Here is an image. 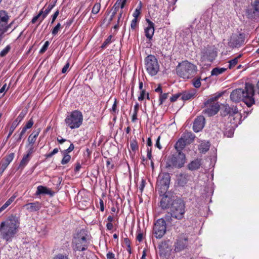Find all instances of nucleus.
<instances>
[{
	"label": "nucleus",
	"mask_w": 259,
	"mask_h": 259,
	"mask_svg": "<svg viewBox=\"0 0 259 259\" xmlns=\"http://www.w3.org/2000/svg\"><path fill=\"white\" fill-rule=\"evenodd\" d=\"M20 225V218L11 215L0 224V238L6 242H11L19 232Z\"/></svg>",
	"instance_id": "obj_1"
},
{
	"label": "nucleus",
	"mask_w": 259,
	"mask_h": 259,
	"mask_svg": "<svg viewBox=\"0 0 259 259\" xmlns=\"http://www.w3.org/2000/svg\"><path fill=\"white\" fill-rule=\"evenodd\" d=\"M254 95V87L252 84L246 83L244 89H237L233 90L230 94V99L234 102L241 101L249 107L255 103L253 96Z\"/></svg>",
	"instance_id": "obj_2"
},
{
	"label": "nucleus",
	"mask_w": 259,
	"mask_h": 259,
	"mask_svg": "<svg viewBox=\"0 0 259 259\" xmlns=\"http://www.w3.org/2000/svg\"><path fill=\"white\" fill-rule=\"evenodd\" d=\"M185 213V205L181 199H176L171 204L170 212L166 213L164 218L168 223L172 224V219L181 220Z\"/></svg>",
	"instance_id": "obj_3"
},
{
	"label": "nucleus",
	"mask_w": 259,
	"mask_h": 259,
	"mask_svg": "<svg viewBox=\"0 0 259 259\" xmlns=\"http://www.w3.org/2000/svg\"><path fill=\"white\" fill-rule=\"evenodd\" d=\"M87 231L82 229L78 231L73 237L72 247L74 251H83L88 249L89 241Z\"/></svg>",
	"instance_id": "obj_4"
},
{
	"label": "nucleus",
	"mask_w": 259,
	"mask_h": 259,
	"mask_svg": "<svg viewBox=\"0 0 259 259\" xmlns=\"http://www.w3.org/2000/svg\"><path fill=\"white\" fill-rule=\"evenodd\" d=\"M197 70V66L187 61L180 63L176 69L177 74L184 79H188L195 76Z\"/></svg>",
	"instance_id": "obj_5"
},
{
	"label": "nucleus",
	"mask_w": 259,
	"mask_h": 259,
	"mask_svg": "<svg viewBox=\"0 0 259 259\" xmlns=\"http://www.w3.org/2000/svg\"><path fill=\"white\" fill-rule=\"evenodd\" d=\"M82 121V114L77 110L69 113L64 120L66 125L71 130L79 127Z\"/></svg>",
	"instance_id": "obj_6"
},
{
	"label": "nucleus",
	"mask_w": 259,
	"mask_h": 259,
	"mask_svg": "<svg viewBox=\"0 0 259 259\" xmlns=\"http://www.w3.org/2000/svg\"><path fill=\"white\" fill-rule=\"evenodd\" d=\"M145 65L148 74L153 76L159 71L160 66L158 60L154 55H149L145 58Z\"/></svg>",
	"instance_id": "obj_7"
},
{
	"label": "nucleus",
	"mask_w": 259,
	"mask_h": 259,
	"mask_svg": "<svg viewBox=\"0 0 259 259\" xmlns=\"http://www.w3.org/2000/svg\"><path fill=\"white\" fill-rule=\"evenodd\" d=\"M170 177L167 172L161 173L157 178L156 187L160 195L165 194L169 188Z\"/></svg>",
	"instance_id": "obj_8"
},
{
	"label": "nucleus",
	"mask_w": 259,
	"mask_h": 259,
	"mask_svg": "<svg viewBox=\"0 0 259 259\" xmlns=\"http://www.w3.org/2000/svg\"><path fill=\"white\" fill-rule=\"evenodd\" d=\"M166 221L165 218H161L157 220L153 227V233L156 238H161L166 231Z\"/></svg>",
	"instance_id": "obj_9"
},
{
	"label": "nucleus",
	"mask_w": 259,
	"mask_h": 259,
	"mask_svg": "<svg viewBox=\"0 0 259 259\" xmlns=\"http://www.w3.org/2000/svg\"><path fill=\"white\" fill-rule=\"evenodd\" d=\"M185 162V155L182 152H177L169 158L168 163L169 166L179 168L182 167Z\"/></svg>",
	"instance_id": "obj_10"
},
{
	"label": "nucleus",
	"mask_w": 259,
	"mask_h": 259,
	"mask_svg": "<svg viewBox=\"0 0 259 259\" xmlns=\"http://www.w3.org/2000/svg\"><path fill=\"white\" fill-rule=\"evenodd\" d=\"M205 105L206 108L203 111V113L208 116L215 115L220 110V106L219 103L212 99L207 100Z\"/></svg>",
	"instance_id": "obj_11"
},
{
	"label": "nucleus",
	"mask_w": 259,
	"mask_h": 259,
	"mask_svg": "<svg viewBox=\"0 0 259 259\" xmlns=\"http://www.w3.org/2000/svg\"><path fill=\"white\" fill-rule=\"evenodd\" d=\"M188 237L184 234L178 236L174 244L175 252H180L187 248L188 246Z\"/></svg>",
	"instance_id": "obj_12"
},
{
	"label": "nucleus",
	"mask_w": 259,
	"mask_h": 259,
	"mask_svg": "<svg viewBox=\"0 0 259 259\" xmlns=\"http://www.w3.org/2000/svg\"><path fill=\"white\" fill-rule=\"evenodd\" d=\"M244 34L233 33L228 40V45L231 48H239L244 43Z\"/></svg>",
	"instance_id": "obj_13"
},
{
	"label": "nucleus",
	"mask_w": 259,
	"mask_h": 259,
	"mask_svg": "<svg viewBox=\"0 0 259 259\" xmlns=\"http://www.w3.org/2000/svg\"><path fill=\"white\" fill-rule=\"evenodd\" d=\"M241 116L238 113V110L236 106H230V110L229 111V116L230 122L233 125V126H236L238 124L240 123V119Z\"/></svg>",
	"instance_id": "obj_14"
},
{
	"label": "nucleus",
	"mask_w": 259,
	"mask_h": 259,
	"mask_svg": "<svg viewBox=\"0 0 259 259\" xmlns=\"http://www.w3.org/2000/svg\"><path fill=\"white\" fill-rule=\"evenodd\" d=\"M160 196H162V197L161 198L160 202V206L163 209H166L170 208L172 201L176 199H174V197H171L170 196V194L167 192L165 194H162Z\"/></svg>",
	"instance_id": "obj_15"
},
{
	"label": "nucleus",
	"mask_w": 259,
	"mask_h": 259,
	"mask_svg": "<svg viewBox=\"0 0 259 259\" xmlns=\"http://www.w3.org/2000/svg\"><path fill=\"white\" fill-rule=\"evenodd\" d=\"M251 8L247 10V14L250 18H255L259 13V0H254L251 4Z\"/></svg>",
	"instance_id": "obj_16"
},
{
	"label": "nucleus",
	"mask_w": 259,
	"mask_h": 259,
	"mask_svg": "<svg viewBox=\"0 0 259 259\" xmlns=\"http://www.w3.org/2000/svg\"><path fill=\"white\" fill-rule=\"evenodd\" d=\"M205 118L203 116H197L194 120L193 130L195 132H199L202 130L205 125Z\"/></svg>",
	"instance_id": "obj_17"
},
{
	"label": "nucleus",
	"mask_w": 259,
	"mask_h": 259,
	"mask_svg": "<svg viewBox=\"0 0 259 259\" xmlns=\"http://www.w3.org/2000/svg\"><path fill=\"white\" fill-rule=\"evenodd\" d=\"M25 113L23 112H21L17 118L13 122L11 126L10 127L9 134L6 138V141L8 140V139L12 135L14 130L16 128V127L19 125V124L21 122L24 117H25Z\"/></svg>",
	"instance_id": "obj_18"
},
{
	"label": "nucleus",
	"mask_w": 259,
	"mask_h": 259,
	"mask_svg": "<svg viewBox=\"0 0 259 259\" xmlns=\"http://www.w3.org/2000/svg\"><path fill=\"white\" fill-rule=\"evenodd\" d=\"M146 21L148 26L145 29V36L148 39L151 40L154 33V24L148 19H146Z\"/></svg>",
	"instance_id": "obj_19"
},
{
	"label": "nucleus",
	"mask_w": 259,
	"mask_h": 259,
	"mask_svg": "<svg viewBox=\"0 0 259 259\" xmlns=\"http://www.w3.org/2000/svg\"><path fill=\"white\" fill-rule=\"evenodd\" d=\"M14 157V153H11L6 156L0 162L1 169L3 172L12 162Z\"/></svg>",
	"instance_id": "obj_20"
},
{
	"label": "nucleus",
	"mask_w": 259,
	"mask_h": 259,
	"mask_svg": "<svg viewBox=\"0 0 259 259\" xmlns=\"http://www.w3.org/2000/svg\"><path fill=\"white\" fill-rule=\"evenodd\" d=\"M24 207L29 212H31L39 210L41 207V204L40 202L35 201L24 205Z\"/></svg>",
	"instance_id": "obj_21"
},
{
	"label": "nucleus",
	"mask_w": 259,
	"mask_h": 259,
	"mask_svg": "<svg viewBox=\"0 0 259 259\" xmlns=\"http://www.w3.org/2000/svg\"><path fill=\"white\" fill-rule=\"evenodd\" d=\"M190 178V176L186 173L181 174L178 179V185L180 186H184L188 182Z\"/></svg>",
	"instance_id": "obj_22"
},
{
	"label": "nucleus",
	"mask_w": 259,
	"mask_h": 259,
	"mask_svg": "<svg viewBox=\"0 0 259 259\" xmlns=\"http://www.w3.org/2000/svg\"><path fill=\"white\" fill-rule=\"evenodd\" d=\"M201 165V159H196L188 164L187 168L189 170L193 171L199 169Z\"/></svg>",
	"instance_id": "obj_23"
},
{
	"label": "nucleus",
	"mask_w": 259,
	"mask_h": 259,
	"mask_svg": "<svg viewBox=\"0 0 259 259\" xmlns=\"http://www.w3.org/2000/svg\"><path fill=\"white\" fill-rule=\"evenodd\" d=\"M40 194H49L52 196L54 195V192L47 187L40 185L37 187L36 195H38Z\"/></svg>",
	"instance_id": "obj_24"
},
{
	"label": "nucleus",
	"mask_w": 259,
	"mask_h": 259,
	"mask_svg": "<svg viewBox=\"0 0 259 259\" xmlns=\"http://www.w3.org/2000/svg\"><path fill=\"white\" fill-rule=\"evenodd\" d=\"M182 138L183 139L185 142L189 144L191 143L194 140L195 136L192 132L185 131L182 135Z\"/></svg>",
	"instance_id": "obj_25"
},
{
	"label": "nucleus",
	"mask_w": 259,
	"mask_h": 259,
	"mask_svg": "<svg viewBox=\"0 0 259 259\" xmlns=\"http://www.w3.org/2000/svg\"><path fill=\"white\" fill-rule=\"evenodd\" d=\"M13 22L9 24H6L0 22V41L5 36V33L7 32L8 29L11 27Z\"/></svg>",
	"instance_id": "obj_26"
},
{
	"label": "nucleus",
	"mask_w": 259,
	"mask_h": 259,
	"mask_svg": "<svg viewBox=\"0 0 259 259\" xmlns=\"http://www.w3.org/2000/svg\"><path fill=\"white\" fill-rule=\"evenodd\" d=\"M196 94V92L195 90L183 92L182 94H181V99L184 101L193 99L195 97Z\"/></svg>",
	"instance_id": "obj_27"
},
{
	"label": "nucleus",
	"mask_w": 259,
	"mask_h": 259,
	"mask_svg": "<svg viewBox=\"0 0 259 259\" xmlns=\"http://www.w3.org/2000/svg\"><path fill=\"white\" fill-rule=\"evenodd\" d=\"M187 144H188L187 143L185 142V141L181 137L175 144V147L177 152H182Z\"/></svg>",
	"instance_id": "obj_28"
},
{
	"label": "nucleus",
	"mask_w": 259,
	"mask_h": 259,
	"mask_svg": "<svg viewBox=\"0 0 259 259\" xmlns=\"http://www.w3.org/2000/svg\"><path fill=\"white\" fill-rule=\"evenodd\" d=\"M169 240H164L160 242V243L158 245V248L159 249L161 253H165V251L167 249L169 248Z\"/></svg>",
	"instance_id": "obj_29"
},
{
	"label": "nucleus",
	"mask_w": 259,
	"mask_h": 259,
	"mask_svg": "<svg viewBox=\"0 0 259 259\" xmlns=\"http://www.w3.org/2000/svg\"><path fill=\"white\" fill-rule=\"evenodd\" d=\"M56 4V1L52 2L49 5L45 11L43 10L42 17L40 22H41L47 17L52 9L55 6Z\"/></svg>",
	"instance_id": "obj_30"
},
{
	"label": "nucleus",
	"mask_w": 259,
	"mask_h": 259,
	"mask_svg": "<svg viewBox=\"0 0 259 259\" xmlns=\"http://www.w3.org/2000/svg\"><path fill=\"white\" fill-rule=\"evenodd\" d=\"M9 17L5 11H0V22L8 24Z\"/></svg>",
	"instance_id": "obj_31"
},
{
	"label": "nucleus",
	"mask_w": 259,
	"mask_h": 259,
	"mask_svg": "<svg viewBox=\"0 0 259 259\" xmlns=\"http://www.w3.org/2000/svg\"><path fill=\"white\" fill-rule=\"evenodd\" d=\"M226 70V68H219L216 67L213 68L211 71V75L212 76H218L223 73H224Z\"/></svg>",
	"instance_id": "obj_32"
},
{
	"label": "nucleus",
	"mask_w": 259,
	"mask_h": 259,
	"mask_svg": "<svg viewBox=\"0 0 259 259\" xmlns=\"http://www.w3.org/2000/svg\"><path fill=\"white\" fill-rule=\"evenodd\" d=\"M30 159V156H28V155L25 154L23 156V157L20 163L19 167H21L22 168H24L27 165V164L28 163Z\"/></svg>",
	"instance_id": "obj_33"
},
{
	"label": "nucleus",
	"mask_w": 259,
	"mask_h": 259,
	"mask_svg": "<svg viewBox=\"0 0 259 259\" xmlns=\"http://www.w3.org/2000/svg\"><path fill=\"white\" fill-rule=\"evenodd\" d=\"M241 57V55H239L237 57L230 60L229 61V68L231 69L234 67L238 63V59Z\"/></svg>",
	"instance_id": "obj_34"
},
{
	"label": "nucleus",
	"mask_w": 259,
	"mask_h": 259,
	"mask_svg": "<svg viewBox=\"0 0 259 259\" xmlns=\"http://www.w3.org/2000/svg\"><path fill=\"white\" fill-rule=\"evenodd\" d=\"M112 37L113 36L112 35H110L102 44V46H101V48L102 49H105L106 48H107V47L112 42Z\"/></svg>",
	"instance_id": "obj_35"
},
{
	"label": "nucleus",
	"mask_w": 259,
	"mask_h": 259,
	"mask_svg": "<svg viewBox=\"0 0 259 259\" xmlns=\"http://www.w3.org/2000/svg\"><path fill=\"white\" fill-rule=\"evenodd\" d=\"M139 105L136 103L134 106V111L132 116V121L135 122L137 119V114L139 110Z\"/></svg>",
	"instance_id": "obj_36"
},
{
	"label": "nucleus",
	"mask_w": 259,
	"mask_h": 259,
	"mask_svg": "<svg viewBox=\"0 0 259 259\" xmlns=\"http://www.w3.org/2000/svg\"><path fill=\"white\" fill-rule=\"evenodd\" d=\"M63 155V157L61 160V164L63 165L66 164L68 163L71 159V156L67 153H62Z\"/></svg>",
	"instance_id": "obj_37"
},
{
	"label": "nucleus",
	"mask_w": 259,
	"mask_h": 259,
	"mask_svg": "<svg viewBox=\"0 0 259 259\" xmlns=\"http://www.w3.org/2000/svg\"><path fill=\"white\" fill-rule=\"evenodd\" d=\"M169 93L160 94L159 97V105H161L167 99Z\"/></svg>",
	"instance_id": "obj_38"
},
{
	"label": "nucleus",
	"mask_w": 259,
	"mask_h": 259,
	"mask_svg": "<svg viewBox=\"0 0 259 259\" xmlns=\"http://www.w3.org/2000/svg\"><path fill=\"white\" fill-rule=\"evenodd\" d=\"M126 1L127 0H117L113 6L117 8L120 7L121 9H123L125 6Z\"/></svg>",
	"instance_id": "obj_39"
},
{
	"label": "nucleus",
	"mask_w": 259,
	"mask_h": 259,
	"mask_svg": "<svg viewBox=\"0 0 259 259\" xmlns=\"http://www.w3.org/2000/svg\"><path fill=\"white\" fill-rule=\"evenodd\" d=\"M126 1L127 0H117L113 6L117 8L120 7L121 9H123L125 6Z\"/></svg>",
	"instance_id": "obj_40"
},
{
	"label": "nucleus",
	"mask_w": 259,
	"mask_h": 259,
	"mask_svg": "<svg viewBox=\"0 0 259 259\" xmlns=\"http://www.w3.org/2000/svg\"><path fill=\"white\" fill-rule=\"evenodd\" d=\"M142 8V3L140 2L139 5L138 6L136 10H135L133 16L134 18L138 19V16L140 15L141 13V10Z\"/></svg>",
	"instance_id": "obj_41"
},
{
	"label": "nucleus",
	"mask_w": 259,
	"mask_h": 259,
	"mask_svg": "<svg viewBox=\"0 0 259 259\" xmlns=\"http://www.w3.org/2000/svg\"><path fill=\"white\" fill-rule=\"evenodd\" d=\"M130 147L133 151L135 152L138 150L139 146L138 144V142L136 140H133L131 141L130 143Z\"/></svg>",
	"instance_id": "obj_42"
},
{
	"label": "nucleus",
	"mask_w": 259,
	"mask_h": 259,
	"mask_svg": "<svg viewBox=\"0 0 259 259\" xmlns=\"http://www.w3.org/2000/svg\"><path fill=\"white\" fill-rule=\"evenodd\" d=\"M209 149V145L208 143L201 144L199 148L200 150L202 153L206 152Z\"/></svg>",
	"instance_id": "obj_43"
},
{
	"label": "nucleus",
	"mask_w": 259,
	"mask_h": 259,
	"mask_svg": "<svg viewBox=\"0 0 259 259\" xmlns=\"http://www.w3.org/2000/svg\"><path fill=\"white\" fill-rule=\"evenodd\" d=\"M230 110V106L228 105H225L224 107V109L222 110L221 112V114L222 116H226L228 115H229V111Z\"/></svg>",
	"instance_id": "obj_44"
},
{
	"label": "nucleus",
	"mask_w": 259,
	"mask_h": 259,
	"mask_svg": "<svg viewBox=\"0 0 259 259\" xmlns=\"http://www.w3.org/2000/svg\"><path fill=\"white\" fill-rule=\"evenodd\" d=\"M101 8V5L99 3H96L92 10V13L94 14H97L99 12Z\"/></svg>",
	"instance_id": "obj_45"
},
{
	"label": "nucleus",
	"mask_w": 259,
	"mask_h": 259,
	"mask_svg": "<svg viewBox=\"0 0 259 259\" xmlns=\"http://www.w3.org/2000/svg\"><path fill=\"white\" fill-rule=\"evenodd\" d=\"M61 28V25L60 23H58V24L56 25V26L52 30V34L53 35L55 36L60 30Z\"/></svg>",
	"instance_id": "obj_46"
},
{
	"label": "nucleus",
	"mask_w": 259,
	"mask_h": 259,
	"mask_svg": "<svg viewBox=\"0 0 259 259\" xmlns=\"http://www.w3.org/2000/svg\"><path fill=\"white\" fill-rule=\"evenodd\" d=\"M11 47L9 45H8L5 49H4L0 52V56L4 57L10 51Z\"/></svg>",
	"instance_id": "obj_47"
},
{
	"label": "nucleus",
	"mask_w": 259,
	"mask_h": 259,
	"mask_svg": "<svg viewBox=\"0 0 259 259\" xmlns=\"http://www.w3.org/2000/svg\"><path fill=\"white\" fill-rule=\"evenodd\" d=\"M43 9H44V8H43L42 9H41V10L39 12L38 14L36 16H34V17L32 18V20H31V23H33V24L35 23L36 22V21L38 20V18H39L41 16H42Z\"/></svg>",
	"instance_id": "obj_48"
},
{
	"label": "nucleus",
	"mask_w": 259,
	"mask_h": 259,
	"mask_svg": "<svg viewBox=\"0 0 259 259\" xmlns=\"http://www.w3.org/2000/svg\"><path fill=\"white\" fill-rule=\"evenodd\" d=\"M50 43L49 41H47L45 42V44L42 46V47L41 48V49L39 51L40 54H43L48 49V48L49 47Z\"/></svg>",
	"instance_id": "obj_49"
},
{
	"label": "nucleus",
	"mask_w": 259,
	"mask_h": 259,
	"mask_svg": "<svg viewBox=\"0 0 259 259\" xmlns=\"http://www.w3.org/2000/svg\"><path fill=\"white\" fill-rule=\"evenodd\" d=\"M117 100L115 99L114 102L112 105V109L111 110L112 114H115L118 112V110L117 109Z\"/></svg>",
	"instance_id": "obj_50"
},
{
	"label": "nucleus",
	"mask_w": 259,
	"mask_h": 259,
	"mask_svg": "<svg viewBox=\"0 0 259 259\" xmlns=\"http://www.w3.org/2000/svg\"><path fill=\"white\" fill-rule=\"evenodd\" d=\"M200 79L201 78L200 77L196 79H194L193 81V84L194 87H195L196 88H199V87H200L201 84Z\"/></svg>",
	"instance_id": "obj_51"
},
{
	"label": "nucleus",
	"mask_w": 259,
	"mask_h": 259,
	"mask_svg": "<svg viewBox=\"0 0 259 259\" xmlns=\"http://www.w3.org/2000/svg\"><path fill=\"white\" fill-rule=\"evenodd\" d=\"M34 123L32 118H30L26 125L24 126L25 128L29 129L32 127Z\"/></svg>",
	"instance_id": "obj_52"
},
{
	"label": "nucleus",
	"mask_w": 259,
	"mask_h": 259,
	"mask_svg": "<svg viewBox=\"0 0 259 259\" xmlns=\"http://www.w3.org/2000/svg\"><path fill=\"white\" fill-rule=\"evenodd\" d=\"M181 96V94H176L175 95H173L170 98V101L171 102H174L177 100V99Z\"/></svg>",
	"instance_id": "obj_53"
},
{
	"label": "nucleus",
	"mask_w": 259,
	"mask_h": 259,
	"mask_svg": "<svg viewBox=\"0 0 259 259\" xmlns=\"http://www.w3.org/2000/svg\"><path fill=\"white\" fill-rule=\"evenodd\" d=\"M210 54V51L206 49L204 50V51L202 52V57L205 59L210 60L208 58V54Z\"/></svg>",
	"instance_id": "obj_54"
},
{
	"label": "nucleus",
	"mask_w": 259,
	"mask_h": 259,
	"mask_svg": "<svg viewBox=\"0 0 259 259\" xmlns=\"http://www.w3.org/2000/svg\"><path fill=\"white\" fill-rule=\"evenodd\" d=\"M59 150L58 148H55L51 153L47 154L46 155V158H50L52 157L54 155L57 153Z\"/></svg>",
	"instance_id": "obj_55"
},
{
	"label": "nucleus",
	"mask_w": 259,
	"mask_h": 259,
	"mask_svg": "<svg viewBox=\"0 0 259 259\" xmlns=\"http://www.w3.org/2000/svg\"><path fill=\"white\" fill-rule=\"evenodd\" d=\"M53 259H69L67 255L58 254L55 256Z\"/></svg>",
	"instance_id": "obj_56"
},
{
	"label": "nucleus",
	"mask_w": 259,
	"mask_h": 259,
	"mask_svg": "<svg viewBox=\"0 0 259 259\" xmlns=\"http://www.w3.org/2000/svg\"><path fill=\"white\" fill-rule=\"evenodd\" d=\"M138 23V19L134 18V19L132 21L131 24V28L133 30L135 29L137 27Z\"/></svg>",
	"instance_id": "obj_57"
},
{
	"label": "nucleus",
	"mask_w": 259,
	"mask_h": 259,
	"mask_svg": "<svg viewBox=\"0 0 259 259\" xmlns=\"http://www.w3.org/2000/svg\"><path fill=\"white\" fill-rule=\"evenodd\" d=\"M36 138L34 137L33 136L30 135L29 137L28 141L29 142V145H33V144L35 143L36 141Z\"/></svg>",
	"instance_id": "obj_58"
},
{
	"label": "nucleus",
	"mask_w": 259,
	"mask_h": 259,
	"mask_svg": "<svg viewBox=\"0 0 259 259\" xmlns=\"http://www.w3.org/2000/svg\"><path fill=\"white\" fill-rule=\"evenodd\" d=\"M59 10H57L54 13V14L52 16V20H51V24H53L54 23V22L55 21L57 17L59 15Z\"/></svg>",
	"instance_id": "obj_59"
},
{
	"label": "nucleus",
	"mask_w": 259,
	"mask_h": 259,
	"mask_svg": "<svg viewBox=\"0 0 259 259\" xmlns=\"http://www.w3.org/2000/svg\"><path fill=\"white\" fill-rule=\"evenodd\" d=\"M74 148V145L73 144H71L69 146V147H68V148L64 150L63 151H62V153H65L68 154V153L72 151L73 150Z\"/></svg>",
	"instance_id": "obj_60"
},
{
	"label": "nucleus",
	"mask_w": 259,
	"mask_h": 259,
	"mask_svg": "<svg viewBox=\"0 0 259 259\" xmlns=\"http://www.w3.org/2000/svg\"><path fill=\"white\" fill-rule=\"evenodd\" d=\"M27 151V154L26 155H28V156H30L34 151V147L32 145H30Z\"/></svg>",
	"instance_id": "obj_61"
},
{
	"label": "nucleus",
	"mask_w": 259,
	"mask_h": 259,
	"mask_svg": "<svg viewBox=\"0 0 259 259\" xmlns=\"http://www.w3.org/2000/svg\"><path fill=\"white\" fill-rule=\"evenodd\" d=\"M13 138L15 139V140L17 142H19L21 140L22 136L19 134L16 133L14 135Z\"/></svg>",
	"instance_id": "obj_62"
},
{
	"label": "nucleus",
	"mask_w": 259,
	"mask_h": 259,
	"mask_svg": "<svg viewBox=\"0 0 259 259\" xmlns=\"http://www.w3.org/2000/svg\"><path fill=\"white\" fill-rule=\"evenodd\" d=\"M146 95L145 91H140V95L138 97V100L140 101H143L145 98V96Z\"/></svg>",
	"instance_id": "obj_63"
},
{
	"label": "nucleus",
	"mask_w": 259,
	"mask_h": 259,
	"mask_svg": "<svg viewBox=\"0 0 259 259\" xmlns=\"http://www.w3.org/2000/svg\"><path fill=\"white\" fill-rule=\"evenodd\" d=\"M107 259H115L114 254L111 252H109L107 254Z\"/></svg>",
	"instance_id": "obj_64"
}]
</instances>
